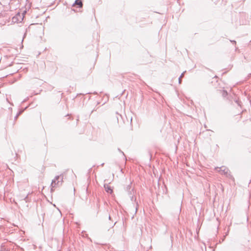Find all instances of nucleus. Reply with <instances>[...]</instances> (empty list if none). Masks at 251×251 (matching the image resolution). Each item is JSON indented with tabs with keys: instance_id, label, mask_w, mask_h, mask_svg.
Wrapping results in <instances>:
<instances>
[{
	"instance_id": "obj_3",
	"label": "nucleus",
	"mask_w": 251,
	"mask_h": 251,
	"mask_svg": "<svg viewBox=\"0 0 251 251\" xmlns=\"http://www.w3.org/2000/svg\"><path fill=\"white\" fill-rule=\"evenodd\" d=\"M83 3L81 0H75L74 3L73 4V6H76L77 7H82Z\"/></svg>"
},
{
	"instance_id": "obj_8",
	"label": "nucleus",
	"mask_w": 251,
	"mask_h": 251,
	"mask_svg": "<svg viewBox=\"0 0 251 251\" xmlns=\"http://www.w3.org/2000/svg\"><path fill=\"white\" fill-rule=\"evenodd\" d=\"M230 41L231 43H233V44H235L236 43V41H234V40H230Z\"/></svg>"
},
{
	"instance_id": "obj_9",
	"label": "nucleus",
	"mask_w": 251,
	"mask_h": 251,
	"mask_svg": "<svg viewBox=\"0 0 251 251\" xmlns=\"http://www.w3.org/2000/svg\"><path fill=\"white\" fill-rule=\"evenodd\" d=\"M118 151H119L120 152H122V153H123V155H125V154H124V152H122V151H121V150L120 149H118Z\"/></svg>"
},
{
	"instance_id": "obj_2",
	"label": "nucleus",
	"mask_w": 251,
	"mask_h": 251,
	"mask_svg": "<svg viewBox=\"0 0 251 251\" xmlns=\"http://www.w3.org/2000/svg\"><path fill=\"white\" fill-rule=\"evenodd\" d=\"M60 177V176H55L54 179L52 180L51 184V190H52V188L53 187H55V186L56 185L59 184V181L58 180L59 179Z\"/></svg>"
},
{
	"instance_id": "obj_6",
	"label": "nucleus",
	"mask_w": 251,
	"mask_h": 251,
	"mask_svg": "<svg viewBox=\"0 0 251 251\" xmlns=\"http://www.w3.org/2000/svg\"><path fill=\"white\" fill-rule=\"evenodd\" d=\"M222 95H223V96L224 97H226V96L227 95V92H226V91L224 90V91H223V94H222Z\"/></svg>"
},
{
	"instance_id": "obj_5",
	"label": "nucleus",
	"mask_w": 251,
	"mask_h": 251,
	"mask_svg": "<svg viewBox=\"0 0 251 251\" xmlns=\"http://www.w3.org/2000/svg\"><path fill=\"white\" fill-rule=\"evenodd\" d=\"M185 73V72H184L183 73H182L181 74V75H180V76H179V77L178 78V82H179V84H180L181 83V78L182 77H183Z\"/></svg>"
},
{
	"instance_id": "obj_10",
	"label": "nucleus",
	"mask_w": 251,
	"mask_h": 251,
	"mask_svg": "<svg viewBox=\"0 0 251 251\" xmlns=\"http://www.w3.org/2000/svg\"><path fill=\"white\" fill-rule=\"evenodd\" d=\"M130 187H130V186L129 185H128L127 186V188H129V189H130Z\"/></svg>"
},
{
	"instance_id": "obj_11",
	"label": "nucleus",
	"mask_w": 251,
	"mask_h": 251,
	"mask_svg": "<svg viewBox=\"0 0 251 251\" xmlns=\"http://www.w3.org/2000/svg\"><path fill=\"white\" fill-rule=\"evenodd\" d=\"M133 196H131V199L132 201H133Z\"/></svg>"
},
{
	"instance_id": "obj_12",
	"label": "nucleus",
	"mask_w": 251,
	"mask_h": 251,
	"mask_svg": "<svg viewBox=\"0 0 251 251\" xmlns=\"http://www.w3.org/2000/svg\"><path fill=\"white\" fill-rule=\"evenodd\" d=\"M109 219H111V217L109 216Z\"/></svg>"
},
{
	"instance_id": "obj_7",
	"label": "nucleus",
	"mask_w": 251,
	"mask_h": 251,
	"mask_svg": "<svg viewBox=\"0 0 251 251\" xmlns=\"http://www.w3.org/2000/svg\"><path fill=\"white\" fill-rule=\"evenodd\" d=\"M23 111H20L18 112V113L16 115V116L15 117V119H17L18 117V116L22 113Z\"/></svg>"
},
{
	"instance_id": "obj_1",
	"label": "nucleus",
	"mask_w": 251,
	"mask_h": 251,
	"mask_svg": "<svg viewBox=\"0 0 251 251\" xmlns=\"http://www.w3.org/2000/svg\"><path fill=\"white\" fill-rule=\"evenodd\" d=\"M215 170H217L218 172L220 173L221 174H224L226 176L228 177L229 178L232 177V176L229 173V170L228 168L225 166H222L220 168L216 167Z\"/></svg>"
},
{
	"instance_id": "obj_4",
	"label": "nucleus",
	"mask_w": 251,
	"mask_h": 251,
	"mask_svg": "<svg viewBox=\"0 0 251 251\" xmlns=\"http://www.w3.org/2000/svg\"><path fill=\"white\" fill-rule=\"evenodd\" d=\"M104 187L106 192L108 193L111 194L113 192V190L111 187L108 184H104Z\"/></svg>"
}]
</instances>
